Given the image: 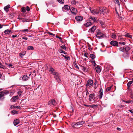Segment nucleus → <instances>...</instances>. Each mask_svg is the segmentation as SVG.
I'll list each match as a JSON object with an SVG mask.
<instances>
[{"instance_id": "f257e3e1", "label": "nucleus", "mask_w": 133, "mask_h": 133, "mask_svg": "<svg viewBox=\"0 0 133 133\" xmlns=\"http://www.w3.org/2000/svg\"><path fill=\"white\" fill-rule=\"evenodd\" d=\"M90 11L92 14H107L109 12V10L105 7H101L99 8V10L97 11L95 10H90Z\"/></svg>"}, {"instance_id": "f03ea898", "label": "nucleus", "mask_w": 133, "mask_h": 133, "mask_svg": "<svg viewBox=\"0 0 133 133\" xmlns=\"http://www.w3.org/2000/svg\"><path fill=\"white\" fill-rule=\"evenodd\" d=\"M50 72H51V74H53L54 75V78L58 81V74L57 72H55V71L52 68H51L49 71Z\"/></svg>"}, {"instance_id": "7ed1b4c3", "label": "nucleus", "mask_w": 133, "mask_h": 133, "mask_svg": "<svg viewBox=\"0 0 133 133\" xmlns=\"http://www.w3.org/2000/svg\"><path fill=\"white\" fill-rule=\"evenodd\" d=\"M104 36L103 34L99 30H98L97 31L96 37L97 38H103Z\"/></svg>"}, {"instance_id": "20e7f679", "label": "nucleus", "mask_w": 133, "mask_h": 133, "mask_svg": "<svg viewBox=\"0 0 133 133\" xmlns=\"http://www.w3.org/2000/svg\"><path fill=\"white\" fill-rule=\"evenodd\" d=\"M9 93V91L7 90H4L0 92V99H1L2 97L5 95L8 94Z\"/></svg>"}, {"instance_id": "39448f33", "label": "nucleus", "mask_w": 133, "mask_h": 133, "mask_svg": "<svg viewBox=\"0 0 133 133\" xmlns=\"http://www.w3.org/2000/svg\"><path fill=\"white\" fill-rule=\"evenodd\" d=\"M94 96L95 94L94 93L90 94L89 96V101L94 102Z\"/></svg>"}, {"instance_id": "423d86ee", "label": "nucleus", "mask_w": 133, "mask_h": 133, "mask_svg": "<svg viewBox=\"0 0 133 133\" xmlns=\"http://www.w3.org/2000/svg\"><path fill=\"white\" fill-rule=\"evenodd\" d=\"M110 44L112 46H117L118 45V43L116 41H112L110 42Z\"/></svg>"}, {"instance_id": "0eeeda50", "label": "nucleus", "mask_w": 133, "mask_h": 133, "mask_svg": "<svg viewBox=\"0 0 133 133\" xmlns=\"http://www.w3.org/2000/svg\"><path fill=\"white\" fill-rule=\"evenodd\" d=\"M70 11L72 14L74 15H76L77 13V9L74 8H71L70 9Z\"/></svg>"}, {"instance_id": "6e6552de", "label": "nucleus", "mask_w": 133, "mask_h": 133, "mask_svg": "<svg viewBox=\"0 0 133 133\" xmlns=\"http://www.w3.org/2000/svg\"><path fill=\"white\" fill-rule=\"evenodd\" d=\"M70 9V7L68 5H65L64 7L62 8V9L63 11L65 12Z\"/></svg>"}, {"instance_id": "1a4fd4ad", "label": "nucleus", "mask_w": 133, "mask_h": 133, "mask_svg": "<svg viewBox=\"0 0 133 133\" xmlns=\"http://www.w3.org/2000/svg\"><path fill=\"white\" fill-rule=\"evenodd\" d=\"M85 122H84L83 121H81L75 123H74L73 124V126H78L79 125H81L84 124Z\"/></svg>"}, {"instance_id": "9d476101", "label": "nucleus", "mask_w": 133, "mask_h": 133, "mask_svg": "<svg viewBox=\"0 0 133 133\" xmlns=\"http://www.w3.org/2000/svg\"><path fill=\"white\" fill-rule=\"evenodd\" d=\"M48 104L50 105H56V103L54 100L52 99L48 102Z\"/></svg>"}, {"instance_id": "9b49d317", "label": "nucleus", "mask_w": 133, "mask_h": 133, "mask_svg": "<svg viewBox=\"0 0 133 133\" xmlns=\"http://www.w3.org/2000/svg\"><path fill=\"white\" fill-rule=\"evenodd\" d=\"M75 18L76 20L78 22H81L83 19V18L81 16H76L75 17Z\"/></svg>"}, {"instance_id": "f8f14e48", "label": "nucleus", "mask_w": 133, "mask_h": 133, "mask_svg": "<svg viewBox=\"0 0 133 133\" xmlns=\"http://www.w3.org/2000/svg\"><path fill=\"white\" fill-rule=\"evenodd\" d=\"M90 21H92L94 22L97 23V18L94 17H91L89 18Z\"/></svg>"}, {"instance_id": "ddd939ff", "label": "nucleus", "mask_w": 133, "mask_h": 133, "mask_svg": "<svg viewBox=\"0 0 133 133\" xmlns=\"http://www.w3.org/2000/svg\"><path fill=\"white\" fill-rule=\"evenodd\" d=\"M103 95V90L102 88H101L99 91V97L100 99H101Z\"/></svg>"}, {"instance_id": "4468645a", "label": "nucleus", "mask_w": 133, "mask_h": 133, "mask_svg": "<svg viewBox=\"0 0 133 133\" xmlns=\"http://www.w3.org/2000/svg\"><path fill=\"white\" fill-rule=\"evenodd\" d=\"M4 32L5 35L9 34L10 33L11 34H12V33L11 30H9L8 29H7L5 30L4 31Z\"/></svg>"}, {"instance_id": "2eb2a0df", "label": "nucleus", "mask_w": 133, "mask_h": 133, "mask_svg": "<svg viewBox=\"0 0 133 133\" xmlns=\"http://www.w3.org/2000/svg\"><path fill=\"white\" fill-rule=\"evenodd\" d=\"M96 71L97 73H99L101 71V70L100 68V66L99 65H97V66L95 68Z\"/></svg>"}, {"instance_id": "dca6fc26", "label": "nucleus", "mask_w": 133, "mask_h": 133, "mask_svg": "<svg viewBox=\"0 0 133 133\" xmlns=\"http://www.w3.org/2000/svg\"><path fill=\"white\" fill-rule=\"evenodd\" d=\"M130 49V48L129 46H127L125 48V51L126 52V53H127L128 54H129V51Z\"/></svg>"}, {"instance_id": "f3484780", "label": "nucleus", "mask_w": 133, "mask_h": 133, "mask_svg": "<svg viewBox=\"0 0 133 133\" xmlns=\"http://www.w3.org/2000/svg\"><path fill=\"white\" fill-rule=\"evenodd\" d=\"M92 24V23L90 22H87L86 23L84 24V25L87 27H89L91 26Z\"/></svg>"}, {"instance_id": "a211bd4d", "label": "nucleus", "mask_w": 133, "mask_h": 133, "mask_svg": "<svg viewBox=\"0 0 133 133\" xmlns=\"http://www.w3.org/2000/svg\"><path fill=\"white\" fill-rule=\"evenodd\" d=\"M129 54H127V53H124L122 56L125 58L128 59L129 57Z\"/></svg>"}, {"instance_id": "6ab92c4d", "label": "nucleus", "mask_w": 133, "mask_h": 133, "mask_svg": "<svg viewBox=\"0 0 133 133\" xmlns=\"http://www.w3.org/2000/svg\"><path fill=\"white\" fill-rule=\"evenodd\" d=\"M22 79L24 81L27 80L29 78V77L26 75H24L22 78Z\"/></svg>"}, {"instance_id": "aec40b11", "label": "nucleus", "mask_w": 133, "mask_h": 133, "mask_svg": "<svg viewBox=\"0 0 133 133\" xmlns=\"http://www.w3.org/2000/svg\"><path fill=\"white\" fill-rule=\"evenodd\" d=\"M19 123V120L18 119H16L14 121V124L15 126L16 125Z\"/></svg>"}, {"instance_id": "412c9836", "label": "nucleus", "mask_w": 133, "mask_h": 133, "mask_svg": "<svg viewBox=\"0 0 133 133\" xmlns=\"http://www.w3.org/2000/svg\"><path fill=\"white\" fill-rule=\"evenodd\" d=\"M81 67L82 70H83L84 72H87L88 70L87 68L82 66H81Z\"/></svg>"}, {"instance_id": "4be33fe9", "label": "nucleus", "mask_w": 133, "mask_h": 133, "mask_svg": "<svg viewBox=\"0 0 133 133\" xmlns=\"http://www.w3.org/2000/svg\"><path fill=\"white\" fill-rule=\"evenodd\" d=\"M64 39L63 38H62L60 37L59 36V41L62 44H63L64 43Z\"/></svg>"}, {"instance_id": "5701e85b", "label": "nucleus", "mask_w": 133, "mask_h": 133, "mask_svg": "<svg viewBox=\"0 0 133 133\" xmlns=\"http://www.w3.org/2000/svg\"><path fill=\"white\" fill-rule=\"evenodd\" d=\"M96 29V26H93L90 29V30L91 31V32L92 33H93L95 31V30Z\"/></svg>"}, {"instance_id": "b1692460", "label": "nucleus", "mask_w": 133, "mask_h": 133, "mask_svg": "<svg viewBox=\"0 0 133 133\" xmlns=\"http://www.w3.org/2000/svg\"><path fill=\"white\" fill-rule=\"evenodd\" d=\"M18 95L14 96L12 98V100L13 102L16 101L18 99Z\"/></svg>"}, {"instance_id": "393cba45", "label": "nucleus", "mask_w": 133, "mask_h": 133, "mask_svg": "<svg viewBox=\"0 0 133 133\" xmlns=\"http://www.w3.org/2000/svg\"><path fill=\"white\" fill-rule=\"evenodd\" d=\"M10 7V5H8L6 6H5L4 7V9L7 12L8 11V9Z\"/></svg>"}, {"instance_id": "a878e982", "label": "nucleus", "mask_w": 133, "mask_h": 133, "mask_svg": "<svg viewBox=\"0 0 133 133\" xmlns=\"http://www.w3.org/2000/svg\"><path fill=\"white\" fill-rule=\"evenodd\" d=\"M118 34H115L113 33L112 34V35H111V37L112 38L114 39H116V38L117 36H118Z\"/></svg>"}, {"instance_id": "bb28decb", "label": "nucleus", "mask_w": 133, "mask_h": 133, "mask_svg": "<svg viewBox=\"0 0 133 133\" xmlns=\"http://www.w3.org/2000/svg\"><path fill=\"white\" fill-rule=\"evenodd\" d=\"M25 54L26 52L25 51L21 52L19 53V56L21 57H22V56L24 55Z\"/></svg>"}, {"instance_id": "cd10ccee", "label": "nucleus", "mask_w": 133, "mask_h": 133, "mask_svg": "<svg viewBox=\"0 0 133 133\" xmlns=\"http://www.w3.org/2000/svg\"><path fill=\"white\" fill-rule=\"evenodd\" d=\"M124 36L126 37H128L130 38H131V36L130 35L129 33H127L125 35H124Z\"/></svg>"}, {"instance_id": "c85d7f7f", "label": "nucleus", "mask_w": 133, "mask_h": 133, "mask_svg": "<svg viewBox=\"0 0 133 133\" xmlns=\"http://www.w3.org/2000/svg\"><path fill=\"white\" fill-rule=\"evenodd\" d=\"M11 108H17V109H20L21 108V107H20V106H16L15 105H12L11 106Z\"/></svg>"}, {"instance_id": "c756f323", "label": "nucleus", "mask_w": 133, "mask_h": 133, "mask_svg": "<svg viewBox=\"0 0 133 133\" xmlns=\"http://www.w3.org/2000/svg\"><path fill=\"white\" fill-rule=\"evenodd\" d=\"M73 64L75 66L76 68L79 69V68L77 65L76 61H74L73 63Z\"/></svg>"}, {"instance_id": "7c9ffc66", "label": "nucleus", "mask_w": 133, "mask_h": 133, "mask_svg": "<svg viewBox=\"0 0 133 133\" xmlns=\"http://www.w3.org/2000/svg\"><path fill=\"white\" fill-rule=\"evenodd\" d=\"M59 52L60 53H63L64 54L66 55L67 54V53L65 52V51H63V50L62 49H60L59 50Z\"/></svg>"}, {"instance_id": "2f4dec72", "label": "nucleus", "mask_w": 133, "mask_h": 133, "mask_svg": "<svg viewBox=\"0 0 133 133\" xmlns=\"http://www.w3.org/2000/svg\"><path fill=\"white\" fill-rule=\"evenodd\" d=\"M119 49L120 51L125 52V48H124L120 47Z\"/></svg>"}, {"instance_id": "473e14b6", "label": "nucleus", "mask_w": 133, "mask_h": 133, "mask_svg": "<svg viewBox=\"0 0 133 133\" xmlns=\"http://www.w3.org/2000/svg\"><path fill=\"white\" fill-rule=\"evenodd\" d=\"M29 30L27 29H24V30H20V31H21L24 32H28L29 31Z\"/></svg>"}, {"instance_id": "72a5a7b5", "label": "nucleus", "mask_w": 133, "mask_h": 133, "mask_svg": "<svg viewBox=\"0 0 133 133\" xmlns=\"http://www.w3.org/2000/svg\"><path fill=\"white\" fill-rule=\"evenodd\" d=\"M90 57L92 59H94L95 58V56L93 54H91L90 55Z\"/></svg>"}, {"instance_id": "f704fd0d", "label": "nucleus", "mask_w": 133, "mask_h": 133, "mask_svg": "<svg viewBox=\"0 0 133 133\" xmlns=\"http://www.w3.org/2000/svg\"><path fill=\"white\" fill-rule=\"evenodd\" d=\"M11 113L13 114H16L18 113V112L16 111L13 110L12 111Z\"/></svg>"}, {"instance_id": "c9c22d12", "label": "nucleus", "mask_w": 133, "mask_h": 133, "mask_svg": "<svg viewBox=\"0 0 133 133\" xmlns=\"http://www.w3.org/2000/svg\"><path fill=\"white\" fill-rule=\"evenodd\" d=\"M61 48L62 49H63L65 50L66 49V47L64 45H63L62 46H61Z\"/></svg>"}, {"instance_id": "e433bc0d", "label": "nucleus", "mask_w": 133, "mask_h": 133, "mask_svg": "<svg viewBox=\"0 0 133 133\" xmlns=\"http://www.w3.org/2000/svg\"><path fill=\"white\" fill-rule=\"evenodd\" d=\"M25 7H23L21 9V11L23 12H25Z\"/></svg>"}, {"instance_id": "4c0bfd02", "label": "nucleus", "mask_w": 133, "mask_h": 133, "mask_svg": "<svg viewBox=\"0 0 133 133\" xmlns=\"http://www.w3.org/2000/svg\"><path fill=\"white\" fill-rule=\"evenodd\" d=\"M115 1V3H117V4L118 5H119L120 4L118 0H114Z\"/></svg>"}, {"instance_id": "58836bf2", "label": "nucleus", "mask_w": 133, "mask_h": 133, "mask_svg": "<svg viewBox=\"0 0 133 133\" xmlns=\"http://www.w3.org/2000/svg\"><path fill=\"white\" fill-rule=\"evenodd\" d=\"M87 83H93V81L91 79H89Z\"/></svg>"}, {"instance_id": "ea45409f", "label": "nucleus", "mask_w": 133, "mask_h": 133, "mask_svg": "<svg viewBox=\"0 0 133 133\" xmlns=\"http://www.w3.org/2000/svg\"><path fill=\"white\" fill-rule=\"evenodd\" d=\"M64 0H59V3L61 4H64Z\"/></svg>"}, {"instance_id": "a19ab883", "label": "nucleus", "mask_w": 133, "mask_h": 133, "mask_svg": "<svg viewBox=\"0 0 133 133\" xmlns=\"http://www.w3.org/2000/svg\"><path fill=\"white\" fill-rule=\"evenodd\" d=\"M112 86H110L108 87L106 89V91L107 92L109 91L111 89Z\"/></svg>"}, {"instance_id": "79ce46f5", "label": "nucleus", "mask_w": 133, "mask_h": 133, "mask_svg": "<svg viewBox=\"0 0 133 133\" xmlns=\"http://www.w3.org/2000/svg\"><path fill=\"white\" fill-rule=\"evenodd\" d=\"M119 44L121 45H124L125 44V43L124 42H119Z\"/></svg>"}, {"instance_id": "37998d69", "label": "nucleus", "mask_w": 133, "mask_h": 133, "mask_svg": "<svg viewBox=\"0 0 133 133\" xmlns=\"http://www.w3.org/2000/svg\"><path fill=\"white\" fill-rule=\"evenodd\" d=\"M88 49L90 51H91L92 49V48L90 45H89L88 46Z\"/></svg>"}, {"instance_id": "c03bdc74", "label": "nucleus", "mask_w": 133, "mask_h": 133, "mask_svg": "<svg viewBox=\"0 0 133 133\" xmlns=\"http://www.w3.org/2000/svg\"><path fill=\"white\" fill-rule=\"evenodd\" d=\"M98 84H94V88L95 89H96L98 86Z\"/></svg>"}, {"instance_id": "a18cd8bd", "label": "nucleus", "mask_w": 133, "mask_h": 133, "mask_svg": "<svg viewBox=\"0 0 133 133\" xmlns=\"http://www.w3.org/2000/svg\"><path fill=\"white\" fill-rule=\"evenodd\" d=\"M28 48L29 50H33L34 49L33 47L31 46H29Z\"/></svg>"}, {"instance_id": "49530a36", "label": "nucleus", "mask_w": 133, "mask_h": 133, "mask_svg": "<svg viewBox=\"0 0 133 133\" xmlns=\"http://www.w3.org/2000/svg\"><path fill=\"white\" fill-rule=\"evenodd\" d=\"M28 85H25V88L26 89H30L31 88V86H28Z\"/></svg>"}, {"instance_id": "de8ad7c7", "label": "nucleus", "mask_w": 133, "mask_h": 133, "mask_svg": "<svg viewBox=\"0 0 133 133\" xmlns=\"http://www.w3.org/2000/svg\"><path fill=\"white\" fill-rule=\"evenodd\" d=\"M65 58L67 59L68 60L69 59H70L69 57L68 56L66 55V56H65L64 57Z\"/></svg>"}, {"instance_id": "09e8293b", "label": "nucleus", "mask_w": 133, "mask_h": 133, "mask_svg": "<svg viewBox=\"0 0 133 133\" xmlns=\"http://www.w3.org/2000/svg\"><path fill=\"white\" fill-rule=\"evenodd\" d=\"M118 106L119 108L124 107V105H121V104H119L118 105Z\"/></svg>"}, {"instance_id": "8fccbe9b", "label": "nucleus", "mask_w": 133, "mask_h": 133, "mask_svg": "<svg viewBox=\"0 0 133 133\" xmlns=\"http://www.w3.org/2000/svg\"><path fill=\"white\" fill-rule=\"evenodd\" d=\"M127 84V85L128 87V89H129V87H130L131 84Z\"/></svg>"}, {"instance_id": "3c124183", "label": "nucleus", "mask_w": 133, "mask_h": 133, "mask_svg": "<svg viewBox=\"0 0 133 133\" xmlns=\"http://www.w3.org/2000/svg\"><path fill=\"white\" fill-rule=\"evenodd\" d=\"M10 67H11V68H14V66L12 65V64H9L8 65Z\"/></svg>"}, {"instance_id": "603ef678", "label": "nucleus", "mask_w": 133, "mask_h": 133, "mask_svg": "<svg viewBox=\"0 0 133 133\" xmlns=\"http://www.w3.org/2000/svg\"><path fill=\"white\" fill-rule=\"evenodd\" d=\"M3 67V65L1 62H0V68H4Z\"/></svg>"}, {"instance_id": "864d4df0", "label": "nucleus", "mask_w": 133, "mask_h": 133, "mask_svg": "<svg viewBox=\"0 0 133 133\" xmlns=\"http://www.w3.org/2000/svg\"><path fill=\"white\" fill-rule=\"evenodd\" d=\"M86 90L87 91V92L86 93V95L87 96H88L89 95V93L88 92V91L87 89H86Z\"/></svg>"}, {"instance_id": "5fc2aeb1", "label": "nucleus", "mask_w": 133, "mask_h": 133, "mask_svg": "<svg viewBox=\"0 0 133 133\" xmlns=\"http://www.w3.org/2000/svg\"><path fill=\"white\" fill-rule=\"evenodd\" d=\"M26 10L27 11H29L30 10V8L28 6H27L26 7Z\"/></svg>"}, {"instance_id": "6e6d98bb", "label": "nucleus", "mask_w": 133, "mask_h": 133, "mask_svg": "<svg viewBox=\"0 0 133 133\" xmlns=\"http://www.w3.org/2000/svg\"><path fill=\"white\" fill-rule=\"evenodd\" d=\"M22 39H25V40H26L28 39V38L24 36L22 38Z\"/></svg>"}, {"instance_id": "4d7b16f0", "label": "nucleus", "mask_w": 133, "mask_h": 133, "mask_svg": "<svg viewBox=\"0 0 133 133\" xmlns=\"http://www.w3.org/2000/svg\"><path fill=\"white\" fill-rule=\"evenodd\" d=\"M48 34L50 35H52L54 36H55V34L52 33L50 32H48Z\"/></svg>"}, {"instance_id": "13d9d810", "label": "nucleus", "mask_w": 133, "mask_h": 133, "mask_svg": "<svg viewBox=\"0 0 133 133\" xmlns=\"http://www.w3.org/2000/svg\"><path fill=\"white\" fill-rule=\"evenodd\" d=\"M93 84H87L86 86H89V87H91L92 85Z\"/></svg>"}, {"instance_id": "bf43d9fd", "label": "nucleus", "mask_w": 133, "mask_h": 133, "mask_svg": "<svg viewBox=\"0 0 133 133\" xmlns=\"http://www.w3.org/2000/svg\"><path fill=\"white\" fill-rule=\"evenodd\" d=\"M22 91H19L18 92V95H21V94L22 93Z\"/></svg>"}, {"instance_id": "052dcab7", "label": "nucleus", "mask_w": 133, "mask_h": 133, "mask_svg": "<svg viewBox=\"0 0 133 133\" xmlns=\"http://www.w3.org/2000/svg\"><path fill=\"white\" fill-rule=\"evenodd\" d=\"M17 36V35H13L12 36V37L13 38L16 37Z\"/></svg>"}, {"instance_id": "680f3d73", "label": "nucleus", "mask_w": 133, "mask_h": 133, "mask_svg": "<svg viewBox=\"0 0 133 133\" xmlns=\"http://www.w3.org/2000/svg\"><path fill=\"white\" fill-rule=\"evenodd\" d=\"M129 111H130L131 113H133V109L129 110Z\"/></svg>"}, {"instance_id": "e2e57ef3", "label": "nucleus", "mask_w": 133, "mask_h": 133, "mask_svg": "<svg viewBox=\"0 0 133 133\" xmlns=\"http://www.w3.org/2000/svg\"><path fill=\"white\" fill-rule=\"evenodd\" d=\"M122 101H123V102H125V103H129V101H125L124 100H122Z\"/></svg>"}, {"instance_id": "0e129e2a", "label": "nucleus", "mask_w": 133, "mask_h": 133, "mask_svg": "<svg viewBox=\"0 0 133 133\" xmlns=\"http://www.w3.org/2000/svg\"><path fill=\"white\" fill-rule=\"evenodd\" d=\"M97 106L96 105L93 104L91 105V107L92 108H94L95 107H96Z\"/></svg>"}, {"instance_id": "69168bd1", "label": "nucleus", "mask_w": 133, "mask_h": 133, "mask_svg": "<svg viewBox=\"0 0 133 133\" xmlns=\"http://www.w3.org/2000/svg\"><path fill=\"white\" fill-rule=\"evenodd\" d=\"M93 64L94 66H95L96 65V64L95 63V61H93Z\"/></svg>"}, {"instance_id": "338daca9", "label": "nucleus", "mask_w": 133, "mask_h": 133, "mask_svg": "<svg viewBox=\"0 0 133 133\" xmlns=\"http://www.w3.org/2000/svg\"><path fill=\"white\" fill-rule=\"evenodd\" d=\"M117 129L119 131H120L121 130V129L118 127H117Z\"/></svg>"}, {"instance_id": "774afa93", "label": "nucleus", "mask_w": 133, "mask_h": 133, "mask_svg": "<svg viewBox=\"0 0 133 133\" xmlns=\"http://www.w3.org/2000/svg\"><path fill=\"white\" fill-rule=\"evenodd\" d=\"M100 23L102 25H103L104 24V23L102 22H100Z\"/></svg>"}]
</instances>
